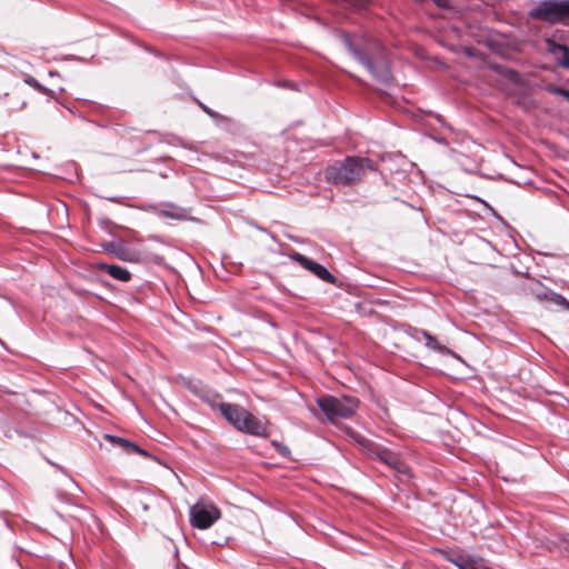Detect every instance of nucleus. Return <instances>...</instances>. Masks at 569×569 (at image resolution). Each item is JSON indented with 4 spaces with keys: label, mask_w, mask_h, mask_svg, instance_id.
Listing matches in <instances>:
<instances>
[{
    "label": "nucleus",
    "mask_w": 569,
    "mask_h": 569,
    "mask_svg": "<svg viewBox=\"0 0 569 569\" xmlns=\"http://www.w3.org/2000/svg\"><path fill=\"white\" fill-rule=\"evenodd\" d=\"M343 43L353 56L378 81L389 83L391 71L389 63L383 59L381 44L372 39L361 38L353 41L350 36L343 37Z\"/></svg>",
    "instance_id": "nucleus-1"
},
{
    "label": "nucleus",
    "mask_w": 569,
    "mask_h": 569,
    "mask_svg": "<svg viewBox=\"0 0 569 569\" xmlns=\"http://www.w3.org/2000/svg\"><path fill=\"white\" fill-rule=\"evenodd\" d=\"M421 333L426 340L425 345L427 348L435 350L442 355L451 352L447 347L440 345L438 342V340L435 337H432L429 332L422 330Z\"/></svg>",
    "instance_id": "nucleus-13"
},
{
    "label": "nucleus",
    "mask_w": 569,
    "mask_h": 569,
    "mask_svg": "<svg viewBox=\"0 0 569 569\" xmlns=\"http://www.w3.org/2000/svg\"><path fill=\"white\" fill-rule=\"evenodd\" d=\"M104 249H106V250H108V251L114 252V251H113V244H112V243L106 244V246H104Z\"/></svg>",
    "instance_id": "nucleus-20"
},
{
    "label": "nucleus",
    "mask_w": 569,
    "mask_h": 569,
    "mask_svg": "<svg viewBox=\"0 0 569 569\" xmlns=\"http://www.w3.org/2000/svg\"><path fill=\"white\" fill-rule=\"evenodd\" d=\"M273 445L277 448L278 452H280L283 456H287L290 452L288 447L283 446V445H280L277 442H273Z\"/></svg>",
    "instance_id": "nucleus-17"
},
{
    "label": "nucleus",
    "mask_w": 569,
    "mask_h": 569,
    "mask_svg": "<svg viewBox=\"0 0 569 569\" xmlns=\"http://www.w3.org/2000/svg\"><path fill=\"white\" fill-rule=\"evenodd\" d=\"M378 458L380 461L391 467L392 469L400 472H406V467L393 452L382 450L378 453Z\"/></svg>",
    "instance_id": "nucleus-12"
},
{
    "label": "nucleus",
    "mask_w": 569,
    "mask_h": 569,
    "mask_svg": "<svg viewBox=\"0 0 569 569\" xmlns=\"http://www.w3.org/2000/svg\"><path fill=\"white\" fill-rule=\"evenodd\" d=\"M373 170L368 158L348 157L327 168V179L336 184L350 186L361 180L367 171Z\"/></svg>",
    "instance_id": "nucleus-2"
},
{
    "label": "nucleus",
    "mask_w": 569,
    "mask_h": 569,
    "mask_svg": "<svg viewBox=\"0 0 569 569\" xmlns=\"http://www.w3.org/2000/svg\"><path fill=\"white\" fill-rule=\"evenodd\" d=\"M452 563H455L459 569H475L472 563H470L467 560L458 559V560H451Z\"/></svg>",
    "instance_id": "nucleus-16"
},
{
    "label": "nucleus",
    "mask_w": 569,
    "mask_h": 569,
    "mask_svg": "<svg viewBox=\"0 0 569 569\" xmlns=\"http://www.w3.org/2000/svg\"><path fill=\"white\" fill-rule=\"evenodd\" d=\"M97 267L99 270L106 271L110 277L119 281L126 282L129 281L131 278V273L126 268L117 264L99 262Z\"/></svg>",
    "instance_id": "nucleus-10"
},
{
    "label": "nucleus",
    "mask_w": 569,
    "mask_h": 569,
    "mask_svg": "<svg viewBox=\"0 0 569 569\" xmlns=\"http://www.w3.org/2000/svg\"><path fill=\"white\" fill-rule=\"evenodd\" d=\"M220 411L236 429L240 421L249 413L247 409L236 403H221Z\"/></svg>",
    "instance_id": "nucleus-8"
},
{
    "label": "nucleus",
    "mask_w": 569,
    "mask_h": 569,
    "mask_svg": "<svg viewBox=\"0 0 569 569\" xmlns=\"http://www.w3.org/2000/svg\"><path fill=\"white\" fill-rule=\"evenodd\" d=\"M545 298L551 301L552 303L569 310V302L563 296L556 293L553 291H549L545 293Z\"/></svg>",
    "instance_id": "nucleus-14"
},
{
    "label": "nucleus",
    "mask_w": 569,
    "mask_h": 569,
    "mask_svg": "<svg viewBox=\"0 0 569 569\" xmlns=\"http://www.w3.org/2000/svg\"><path fill=\"white\" fill-rule=\"evenodd\" d=\"M220 516V510L212 503L198 502L190 507V523L198 529L210 528Z\"/></svg>",
    "instance_id": "nucleus-4"
},
{
    "label": "nucleus",
    "mask_w": 569,
    "mask_h": 569,
    "mask_svg": "<svg viewBox=\"0 0 569 569\" xmlns=\"http://www.w3.org/2000/svg\"><path fill=\"white\" fill-rule=\"evenodd\" d=\"M237 430L256 437L267 436V428L264 423L250 412L240 421Z\"/></svg>",
    "instance_id": "nucleus-7"
},
{
    "label": "nucleus",
    "mask_w": 569,
    "mask_h": 569,
    "mask_svg": "<svg viewBox=\"0 0 569 569\" xmlns=\"http://www.w3.org/2000/svg\"><path fill=\"white\" fill-rule=\"evenodd\" d=\"M548 50L558 59L559 64L566 69H569V48L555 42L553 40H547Z\"/></svg>",
    "instance_id": "nucleus-9"
},
{
    "label": "nucleus",
    "mask_w": 569,
    "mask_h": 569,
    "mask_svg": "<svg viewBox=\"0 0 569 569\" xmlns=\"http://www.w3.org/2000/svg\"><path fill=\"white\" fill-rule=\"evenodd\" d=\"M117 256H118L120 259H123V260L126 259V257H124L123 254H121V253H118V252H117Z\"/></svg>",
    "instance_id": "nucleus-23"
},
{
    "label": "nucleus",
    "mask_w": 569,
    "mask_h": 569,
    "mask_svg": "<svg viewBox=\"0 0 569 569\" xmlns=\"http://www.w3.org/2000/svg\"><path fill=\"white\" fill-rule=\"evenodd\" d=\"M201 108L208 113V114H211V111L203 104H201Z\"/></svg>",
    "instance_id": "nucleus-22"
},
{
    "label": "nucleus",
    "mask_w": 569,
    "mask_h": 569,
    "mask_svg": "<svg viewBox=\"0 0 569 569\" xmlns=\"http://www.w3.org/2000/svg\"><path fill=\"white\" fill-rule=\"evenodd\" d=\"M556 92L562 97H565L569 101V90L558 88Z\"/></svg>",
    "instance_id": "nucleus-18"
},
{
    "label": "nucleus",
    "mask_w": 569,
    "mask_h": 569,
    "mask_svg": "<svg viewBox=\"0 0 569 569\" xmlns=\"http://www.w3.org/2000/svg\"><path fill=\"white\" fill-rule=\"evenodd\" d=\"M104 439L107 441H109L112 446L120 447L126 451H132V452L140 453L142 456H147V452L143 449L139 448L137 445L130 442L127 439H123V438H120L117 436H112V435H104Z\"/></svg>",
    "instance_id": "nucleus-11"
},
{
    "label": "nucleus",
    "mask_w": 569,
    "mask_h": 569,
    "mask_svg": "<svg viewBox=\"0 0 569 569\" xmlns=\"http://www.w3.org/2000/svg\"><path fill=\"white\" fill-rule=\"evenodd\" d=\"M290 258L293 261L298 262L302 268H305L306 270L313 273L319 279H321L328 283L336 282V280H337L336 277L332 273H330L325 266L309 259L308 257H306L299 252L291 253Z\"/></svg>",
    "instance_id": "nucleus-5"
},
{
    "label": "nucleus",
    "mask_w": 569,
    "mask_h": 569,
    "mask_svg": "<svg viewBox=\"0 0 569 569\" xmlns=\"http://www.w3.org/2000/svg\"><path fill=\"white\" fill-rule=\"evenodd\" d=\"M539 12L546 19H557L569 26V0L547 2L539 9Z\"/></svg>",
    "instance_id": "nucleus-6"
},
{
    "label": "nucleus",
    "mask_w": 569,
    "mask_h": 569,
    "mask_svg": "<svg viewBox=\"0 0 569 569\" xmlns=\"http://www.w3.org/2000/svg\"><path fill=\"white\" fill-rule=\"evenodd\" d=\"M562 540L569 545V533L563 535Z\"/></svg>",
    "instance_id": "nucleus-21"
},
{
    "label": "nucleus",
    "mask_w": 569,
    "mask_h": 569,
    "mask_svg": "<svg viewBox=\"0 0 569 569\" xmlns=\"http://www.w3.org/2000/svg\"><path fill=\"white\" fill-rule=\"evenodd\" d=\"M365 3V0H350V4L355 7H360Z\"/></svg>",
    "instance_id": "nucleus-19"
},
{
    "label": "nucleus",
    "mask_w": 569,
    "mask_h": 569,
    "mask_svg": "<svg viewBox=\"0 0 569 569\" xmlns=\"http://www.w3.org/2000/svg\"><path fill=\"white\" fill-rule=\"evenodd\" d=\"M24 82L41 93L47 94L50 92L48 88L43 87L37 79L31 76L26 77Z\"/></svg>",
    "instance_id": "nucleus-15"
},
{
    "label": "nucleus",
    "mask_w": 569,
    "mask_h": 569,
    "mask_svg": "<svg viewBox=\"0 0 569 569\" xmlns=\"http://www.w3.org/2000/svg\"><path fill=\"white\" fill-rule=\"evenodd\" d=\"M320 409L329 420L348 419L353 416L358 409L359 401L353 397H332L327 396L318 400Z\"/></svg>",
    "instance_id": "nucleus-3"
}]
</instances>
